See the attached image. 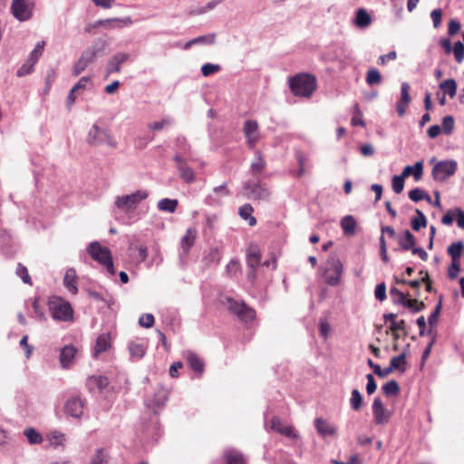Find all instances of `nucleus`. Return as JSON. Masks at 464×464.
<instances>
[{
    "label": "nucleus",
    "mask_w": 464,
    "mask_h": 464,
    "mask_svg": "<svg viewBox=\"0 0 464 464\" xmlns=\"http://www.w3.org/2000/svg\"><path fill=\"white\" fill-rule=\"evenodd\" d=\"M452 52L454 53L455 60L460 63L464 59V44L460 41L456 42L452 48Z\"/></svg>",
    "instance_id": "obj_53"
},
{
    "label": "nucleus",
    "mask_w": 464,
    "mask_h": 464,
    "mask_svg": "<svg viewBox=\"0 0 464 464\" xmlns=\"http://www.w3.org/2000/svg\"><path fill=\"white\" fill-rule=\"evenodd\" d=\"M440 89L442 90L444 94H448L450 98H453L457 92V83L454 79H447L440 82Z\"/></svg>",
    "instance_id": "obj_39"
},
{
    "label": "nucleus",
    "mask_w": 464,
    "mask_h": 464,
    "mask_svg": "<svg viewBox=\"0 0 464 464\" xmlns=\"http://www.w3.org/2000/svg\"><path fill=\"white\" fill-rule=\"evenodd\" d=\"M372 408L375 424L385 425L389 422L392 412L384 407L379 397L374 398Z\"/></svg>",
    "instance_id": "obj_14"
},
{
    "label": "nucleus",
    "mask_w": 464,
    "mask_h": 464,
    "mask_svg": "<svg viewBox=\"0 0 464 464\" xmlns=\"http://www.w3.org/2000/svg\"><path fill=\"white\" fill-rule=\"evenodd\" d=\"M220 69V66L218 64H213V63H205L201 67V72L204 76H209L213 73H216Z\"/></svg>",
    "instance_id": "obj_57"
},
{
    "label": "nucleus",
    "mask_w": 464,
    "mask_h": 464,
    "mask_svg": "<svg viewBox=\"0 0 464 464\" xmlns=\"http://www.w3.org/2000/svg\"><path fill=\"white\" fill-rule=\"evenodd\" d=\"M51 314L54 320L68 322L72 319V308L67 301L54 297L49 302Z\"/></svg>",
    "instance_id": "obj_6"
},
{
    "label": "nucleus",
    "mask_w": 464,
    "mask_h": 464,
    "mask_svg": "<svg viewBox=\"0 0 464 464\" xmlns=\"http://www.w3.org/2000/svg\"><path fill=\"white\" fill-rule=\"evenodd\" d=\"M92 382L99 389L100 392L105 389L109 384L108 378L105 376L93 377L92 378Z\"/></svg>",
    "instance_id": "obj_61"
},
{
    "label": "nucleus",
    "mask_w": 464,
    "mask_h": 464,
    "mask_svg": "<svg viewBox=\"0 0 464 464\" xmlns=\"http://www.w3.org/2000/svg\"><path fill=\"white\" fill-rule=\"evenodd\" d=\"M173 120L169 116L163 117L160 121L148 124V129L152 131H160L167 126H170Z\"/></svg>",
    "instance_id": "obj_44"
},
{
    "label": "nucleus",
    "mask_w": 464,
    "mask_h": 464,
    "mask_svg": "<svg viewBox=\"0 0 464 464\" xmlns=\"http://www.w3.org/2000/svg\"><path fill=\"white\" fill-rule=\"evenodd\" d=\"M149 196L147 190L138 189L128 195L117 196L114 201V216L117 220H121L123 224H130L129 218L121 217V214L129 215L132 213L139 204L146 199Z\"/></svg>",
    "instance_id": "obj_1"
},
{
    "label": "nucleus",
    "mask_w": 464,
    "mask_h": 464,
    "mask_svg": "<svg viewBox=\"0 0 464 464\" xmlns=\"http://www.w3.org/2000/svg\"><path fill=\"white\" fill-rule=\"evenodd\" d=\"M111 345V338L109 333L101 334L97 339L93 347V356L98 357L102 353L108 351Z\"/></svg>",
    "instance_id": "obj_18"
},
{
    "label": "nucleus",
    "mask_w": 464,
    "mask_h": 464,
    "mask_svg": "<svg viewBox=\"0 0 464 464\" xmlns=\"http://www.w3.org/2000/svg\"><path fill=\"white\" fill-rule=\"evenodd\" d=\"M225 464H245L243 454L236 450H227L224 453Z\"/></svg>",
    "instance_id": "obj_29"
},
{
    "label": "nucleus",
    "mask_w": 464,
    "mask_h": 464,
    "mask_svg": "<svg viewBox=\"0 0 464 464\" xmlns=\"http://www.w3.org/2000/svg\"><path fill=\"white\" fill-rule=\"evenodd\" d=\"M417 217L413 218L411 221V228L414 231H419L421 227H427V218L423 212L418 208L415 209Z\"/></svg>",
    "instance_id": "obj_38"
},
{
    "label": "nucleus",
    "mask_w": 464,
    "mask_h": 464,
    "mask_svg": "<svg viewBox=\"0 0 464 464\" xmlns=\"http://www.w3.org/2000/svg\"><path fill=\"white\" fill-rule=\"evenodd\" d=\"M169 400V391L165 388H159L151 400L148 401V406L152 407L154 412H157L158 410L161 409L166 401Z\"/></svg>",
    "instance_id": "obj_16"
},
{
    "label": "nucleus",
    "mask_w": 464,
    "mask_h": 464,
    "mask_svg": "<svg viewBox=\"0 0 464 464\" xmlns=\"http://www.w3.org/2000/svg\"><path fill=\"white\" fill-rule=\"evenodd\" d=\"M187 361L189 367L197 373L201 374L204 371V363L193 352H188Z\"/></svg>",
    "instance_id": "obj_33"
},
{
    "label": "nucleus",
    "mask_w": 464,
    "mask_h": 464,
    "mask_svg": "<svg viewBox=\"0 0 464 464\" xmlns=\"http://www.w3.org/2000/svg\"><path fill=\"white\" fill-rule=\"evenodd\" d=\"M261 262V255L257 246L251 245L246 251V264L249 268H256Z\"/></svg>",
    "instance_id": "obj_24"
},
{
    "label": "nucleus",
    "mask_w": 464,
    "mask_h": 464,
    "mask_svg": "<svg viewBox=\"0 0 464 464\" xmlns=\"http://www.w3.org/2000/svg\"><path fill=\"white\" fill-rule=\"evenodd\" d=\"M24 434L30 444H40L43 441L42 435L34 428L25 429Z\"/></svg>",
    "instance_id": "obj_46"
},
{
    "label": "nucleus",
    "mask_w": 464,
    "mask_h": 464,
    "mask_svg": "<svg viewBox=\"0 0 464 464\" xmlns=\"http://www.w3.org/2000/svg\"><path fill=\"white\" fill-rule=\"evenodd\" d=\"M362 401H363L362 395L361 394L359 390L353 389L351 392V398H350L351 408L353 411H358L362 408Z\"/></svg>",
    "instance_id": "obj_43"
},
{
    "label": "nucleus",
    "mask_w": 464,
    "mask_h": 464,
    "mask_svg": "<svg viewBox=\"0 0 464 464\" xmlns=\"http://www.w3.org/2000/svg\"><path fill=\"white\" fill-rule=\"evenodd\" d=\"M463 252L464 244L460 240L451 243L447 249L448 255L451 257V260L455 262H459Z\"/></svg>",
    "instance_id": "obj_28"
},
{
    "label": "nucleus",
    "mask_w": 464,
    "mask_h": 464,
    "mask_svg": "<svg viewBox=\"0 0 464 464\" xmlns=\"http://www.w3.org/2000/svg\"><path fill=\"white\" fill-rule=\"evenodd\" d=\"M98 24H100L101 27H103L106 30H111L115 28H121L122 26H128L132 24V20L130 17L124 18H107L98 20Z\"/></svg>",
    "instance_id": "obj_17"
},
{
    "label": "nucleus",
    "mask_w": 464,
    "mask_h": 464,
    "mask_svg": "<svg viewBox=\"0 0 464 464\" xmlns=\"http://www.w3.org/2000/svg\"><path fill=\"white\" fill-rule=\"evenodd\" d=\"M255 155H256V161H253L251 163L250 169H251V172L253 175H258L264 170V169L266 167V162L263 160L260 151H258V150L256 151Z\"/></svg>",
    "instance_id": "obj_41"
},
{
    "label": "nucleus",
    "mask_w": 464,
    "mask_h": 464,
    "mask_svg": "<svg viewBox=\"0 0 464 464\" xmlns=\"http://www.w3.org/2000/svg\"><path fill=\"white\" fill-rule=\"evenodd\" d=\"M382 389L387 397L395 396L400 392V386L395 380L387 382Z\"/></svg>",
    "instance_id": "obj_45"
},
{
    "label": "nucleus",
    "mask_w": 464,
    "mask_h": 464,
    "mask_svg": "<svg viewBox=\"0 0 464 464\" xmlns=\"http://www.w3.org/2000/svg\"><path fill=\"white\" fill-rule=\"evenodd\" d=\"M173 160L176 163V167L179 172V178L183 182L191 184L195 181V172L193 169L188 165V160L180 153H175Z\"/></svg>",
    "instance_id": "obj_11"
},
{
    "label": "nucleus",
    "mask_w": 464,
    "mask_h": 464,
    "mask_svg": "<svg viewBox=\"0 0 464 464\" xmlns=\"http://www.w3.org/2000/svg\"><path fill=\"white\" fill-rule=\"evenodd\" d=\"M314 427L317 432L323 437L332 436L336 432L334 426L320 418L315 419Z\"/></svg>",
    "instance_id": "obj_26"
},
{
    "label": "nucleus",
    "mask_w": 464,
    "mask_h": 464,
    "mask_svg": "<svg viewBox=\"0 0 464 464\" xmlns=\"http://www.w3.org/2000/svg\"><path fill=\"white\" fill-rule=\"evenodd\" d=\"M406 353L404 352L398 356L392 357L390 362V366L388 367L389 373L392 372L394 370L404 372L406 371Z\"/></svg>",
    "instance_id": "obj_30"
},
{
    "label": "nucleus",
    "mask_w": 464,
    "mask_h": 464,
    "mask_svg": "<svg viewBox=\"0 0 464 464\" xmlns=\"http://www.w3.org/2000/svg\"><path fill=\"white\" fill-rule=\"evenodd\" d=\"M85 401L79 395H72L65 401L63 411L67 416L80 420L84 411Z\"/></svg>",
    "instance_id": "obj_12"
},
{
    "label": "nucleus",
    "mask_w": 464,
    "mask_h": 464,
    "mask_svg": "<svg viewBox=\"0 0 464 464\" xmlns=\"http://www.w3.org/2000/svg\"><path fill=\"white\" fill-rule=\"evenodd\" d=\"M289 87L295 96L309 98L316 89V79L307 73H299L289 79Z\"/></svg>",
    "instance_id": "obj_2"
},
{
    "label": "nucleus",
    "mask_w": 464,
    "mask_h": 464,
    "mask_svg": "<svg viewBox=\"0 0 464 464\" xmlns=\"http://www.w3.org/2000/svg\"><path fill=\"white\" fill-rule=\"evenodd\" d=\"M404 179H405V178L401 174V175H395V176L392 177V187L393 191L396 194H400L403 190V188H404Z\"/></svg>",
    "instance_id": "obj_50"
},
{
    "label": "nucleus",
    "mask_w": 464,
    "mask_h": 464,
    "mask_svg": "<svg viewBox=\"0 0 464 464\" xmlns=\"http://www.w3.org/2000/svg\"><path fill=\"white\" fill-rule=\"evenodd\" d=\"M221 260V254L217 247L210 248L204 256L205 264L208 266H218Z\"/></svg>",
    "instance_id": "obj_37"
},
{
    "label": "nucleus",
    "mask_w": 464,
    "mask_h": 464,
    "mask_svg": "<svg viewBox=\"0 0 464 464\" xmlns=\"http://www.w3.org/2000/svg\"><path fill=\"white\" fill-rule=\"evenodd\" d=\"M34 7V0H13L11 13L15 19L24 22L32 18Z\"/></svg>",
    "instance_id": "obj_10"
},
{
    "label": "nucleus",
    "mask_w": 464,
    "mask_h": 464,
    "mask_svg": "<svg viewBox=\"0 0 464 464\" xmlns=\"http://www.w3.org/2000/svg\"><path fill=\"white\" fill-rule=\"evenodd\" d=\"M243 132L246 137L248 148H255L260 140V131L257 121L254 120L245 121L243 126Z\"/></svg>",
    "instance_id": "obj_13"
},
{
    "label": "nucleus",
    "mask_w": 464,
    "mask_h": 464,
    "mask_svg": "<svg viewBox=\"0 0 464 464\" xmlns=\"http://www.w3.org/2000/svg\"><path fill=\"white\" fill-rule=\"evenodd\" d=\"M129 351H130V356L137 360L141 359L144 356L145 352H146L143 344L134 343V342L130 343Z\"/></svg>",
    "instance_id": "obj_42"
},
{
    "label": "nucleus",
    "mask_w": 464,
    "mask_h": 464,
    "mask_svg": "<svg viewBox=\"0 0 464 464\" xmlns=\"http://www.w3.org/2000/svg\"><path fill=\"white\" fill-rule=\"evenodd\" d=\"M366 82L369 85L380 84L382 82V76L377 69L372 68L367 72Z\"/></svg>",
    "instance_id": "obj_49"
},
{
    "label": "nucleus",
    "mask_w": 464,
    "mask_h": 464,
    "mask_svg": "<svg viewBox=\"0 0 464 464\" xmlns=\"http://www.w3.org/2000/svg\"><path fill=\"white\" fill-rule=\"evenodd\" d=\"M367 364L372 369L373 372L381 378H384L390 374L388 367L382 369L381 366L374 363L372 359L367 360Z\"/></svg>",
    "instance_id": "obj_52"
},
{
    "label": "nucleus",
    "mask_w": 464,
    "mask_h": 464,
    "mask_svg": "<svg viewBox=\"0 0 464 464\" xmlns=\"http://www.w3.org/2000/svg\"><path fill=\"white\" fill-rule=\"evenodd\" d=\"M455 218H456V221H457V225L459 228H464V211L459 208H455Z\"/></svg>",
    "instance_id": "obj_64"
},
{
    "label": "nucleus",
    "mask_w": 464,
    "mask_h": 464,
    "mask_svg": "<svg viewBox=\"0 0 464 464\" xmlns=\"http://www.w3.org/2000/svg\"><path fill=\"white\" fill-rule=\"evenodd\" d=\"M178 200L177 199H171V198H162L158 202V208L160 211L168 212V213H174L176 211V208L178 207Z\"/></svg>",
    "instance_id": "obj_36"
},
{
    "label": "nucleus",
    "mask_w": 464,
    "mask_h": 464,
    "mask_svg": "<svg viewBox=\"0 0 464 464\" xmlns=\"http://www.w3.org/2000/svg\"><path fill=\"white\" fill-rule=\"evenodd\" d=\"M459 270H460L459 262L452 261L451 265L449 266V269H448V276H449V277L450 279L457 278Z\"/></svg>",
    "instance_id": "obj_63"
},
{
    "label": "nucleus",
    "mask_w": 464,
    "mask_h": 464,
    "mask_svg": "<svg viewBox=\"0 0 464 464\" xmlns=\"http://www.w3.org/2000/svg\"><path fill=\"white\" fill-rule=\"evenodd\" d=\"M243 189L246 198L252 200H267L270 197L268 188L258 179L246 181Z\"/></svg>",
    "instance_id": "obj_5"
},
{
    "label": "nucleus",
    "mask_w": 464,
    "mask_h": 464,
    "mask_svg": "<svg viewBox=\"0 0 464 464\" xmlns=\"http://www.w3.org/2000/svg\"><path fill=\"white\" fill-rule=\"evenodd\" d=\"M366 379H367L366 392L368 394L371 395L373 392H375V391L377 389V384L375 382V380H374V377L372 376V374L368 373L366 375Z\"/></svg>",
    "instance_id": "obj_62"
},
{
    "label": "nucleus",
    "mask_w": 464,
    "mask_h": 464,
    "mask_svg": "<svg viewBox=\"0 0 464 464\" xmlns=\"http://www.w3.org/2000/svg\"><path fill=\"white\" fill-rule=\"evenodd\" d=\"M16 275L21 277L24 284H31V277L28 275L27 268L21 264L16 267Z\"/></svg>",
    "instance_id": "obj_58"
},
{
    "label": "nucleus",
    "mask_w": 464,
    "mask_h": 464,
    "mask_svg": "<svg viewBox=\"0 0 464 464\" xmlns=\"http://www.w3.org/2000/svg\"><path fill=\"white\" fill-rule=\"evenodd\" d=\"M372 23L371 15L363 8H359L355 13L354 24L359 28H366Z\"/></svg>",
    "instance_id": "obj_31"
},
{
    "label": "nucleus",
    "mask_w": 464,
    "mask_h": 464,
    "mask_svg": "<svg viewBox=\"0 0 464 464\" xmlns=\"http://www.w3.org/2000/svg\"><path fill=\"white\" fill-rule=\"evenodd\" d=\"M109 44L105 38L99 37L94 39L87 49L98 58L106 54Z\"/></svg>",
    "instance_id": "obj_19"
},
{
    "label": "nucleus",
    "mask_w": 464,
    "mask_h": 464,
    "mask_svg": "<svg viewBox=\"0 0 464 464\" xmlns=\"http://www.w3.org/2000/svg\"><path fill=\"white\" fill-rule=\"evenodd\" d=\"M410 89L411 86L408 82H402L401 86V101H402L404 103H410L411 102V96H410Z\"/></svg>",
    "instance_id": "obj_59"
},
{
    "label": "nucleus",
    "mask_w": 464,
    "mask_h": 464,
    "mask_svg": "<svg viewBox=\"0 0 464 464\" xmlns=\"http://www.w3.org/2000/svg\"><path fill=\"white\" fill-rule=\"evenodd\" d=\"M86 250L94 261L106 269L110 276L115 275L111 252L107 246H102L98 241H92L88 245Z\"/></svg>",
    "instance_id": "obj_3"
},
{
    "label": "nucleus",
    "mask_w": 464,
    "mask_h": 464,
    "mask_svg": "<svg viewBox=\"0 0 464 464\" xmlns=\"http://www.w3.org/2000/svg\"><path fill=\"white\" fill-rule=\"evenodd\" d=\"M130 54L124 52H119L113 54L107 62L105 72L106 75L118 73L121 71V65L130 59Z\"/></svg>",
    "instance_id": "obj_15"
},
{
    "label": "nucleus",
    "mask_w": 464,
    "mask_h": 464,
    "mask_svg": "<svg viewBox=\"0 0 464 464\" xmlns=\"http://www.w3.org/2000/svg\"><path fill=\"white\" fill-rule=\"evenodd\" d=\"M109 461V456L102 448L96 450L92 456L90 464H106Z\"/></svg>",
    "instance_id": "obj_48"
},
{
    "label": "nucleus",
    "mask_w": 464,
    "mask_h": 464,
    "mask_svg": "<svg viewBox=\"0 0 464 464\" xmlns=\"http://www.w3.org/2000/svg\"><path fill=\"white\" fill-rule=\"evenodd\" d=\"M176 153H180L184 158L191 155V146L184 136H178L175 139Z\"/></svg>",
    "instance_id": "obj_27"
},
{
    "label": "nucleus",
    "mask_w": 464,
    "mask_h": 464,
    "mask_svg": "<svg viewBox=\"0 0 464 464\" xmlns=\"http://www.w3.org/2000/svg\"><path fill=\"white\" fill-rule=\"evenodd\" d=\"M226 304L229 311L245 323L252 322L256 317V311L244 302H237L231 297H227Z\"/></svg>",
    "instance_id": "obj_8"
},
{
    "label": "nucleus",
    "mask_w": 464,
    "mask_h": 464,
    "mask_svg": "<svg viewBox=\"0 0 464 464\" xmlns=\"http://www.w3.org/2000/svg\"><path fill=\"white\" fill-rule=\"evenodd\" d=\"M215 41H216L215 34H208L194 38L195 45L196 44H214Z\"/></svg>",
    "instance_id": "obj_54"
},
{
    "label": "nucleus",
    "mask_w": 464,
    "mask_h": 464,
    "mask_svg": "<svg viewBox=\"0 0 464 464\" xmlns=\"http://www.w3.org/2000/svg\"><path fill=\"white\" fill-rule=\"evenodd\" d=\"M196 230L194 228H188L186 234L181 238V248L185 253H188L191 246L194 245L196 238Z\"/></svg>",
    "instance_id": "obj_32"
},
{
    "label": "nucleus",
    "mask_w": 464,
    "mask_h": 464,
    "mask_svg": "<svg viewBox=\"0 0 464 464\" xmlns=\"http://www.w3.org/2000/svg\"><path fill=\"white\" fill-rule=\"evenodd\" d=\"M45 43L44 41L38 42L34 50L30 53L28 63H32V64H35L39 58L41 57Z\"/></svg>",
    "instance_id": "obj_47"
},
{
    "label": "nucleus",
    "mask_w": 464,
    "mask_h": 464,
    "mask_svg": "<svg viewBox=\"0 0 464 464\" xmlns=\"http://www.w3.org/2000/svg\"><path fill=\"white\" fill-rule=\"evenodd\" d=\"M457 168L458 164L454 160H440L433 166L431 176L436 181L443 182L455 174Z\"/></svg>",
    "instance_id": "obj_9"
},
{
    "label": "nucleus",
    "mask_w": 464,
    "mask_h": 464,
    "mask_svg": "<svg viewBox=\"0 0 464 464\" xmlns=\"http://www.w3.org/2000/svg\"><path fill=\"white\" fill-rule=\"evenodd\" d=\"M401 175L404 178H407V177L412 175L416 181L420 180L422 178V175H423V161L422 160L417 161L413 166L407 165L403 169Z\"/></svg>",
    "instance_id": "obj_23"
},
{
    "label": "nucleus",
    "mask_w": 464,
    "mask_h": 464,
    "mask_svg": "<svg viewBox=\"0 0 464 464\" xmlns=\"http://www.w3.org/2000/svg\"><path fill=\"white\" fill-rule=\"evenodd\" d=\"M154 316L152 314H143L140 319L139 324L140 326L145 328H150L154 324Z\"/></svg>",
    "instance_id": "obj_56"
},
{
    "label": "nucleus",
    "mask_w": 464,
    "mask_h": 464,
    "mask_svg": "<svg viewBox=\"0 0 464 464\" xmlns=\"http://www.w3.org/2000/svg\"><path fill=\"white\" fill-rule=\"evenodd\" d=\"M374 295L375 298L381 302L386 299V285L384 283H381L376 285Z\"/></svg>",
    "instance_id": "obj_60"
},
{
    "label": "nucleus",
    "mask_w": 464,
    "mask_h": 464,
    "mask_svg": "<svg viewBox=\"0 0 464 464\" xmlns=\"http://www.w3.org/2000/svg\"><path fill=\"white\" fill-rule=\"evenodd\" d=\"M87 142L92 146L106 145L111 149L117 147V141L110 131L99 127L97 124H93L91 127L87 135Z\"/></svg>",
    "instance_id": "obj_4"
},
{
    "label": "nucleus",
    "mask_w": 464,
    "mask_h": 464,
    "mask_svg": "<svg viewBox=\"0 0 464 464\" xmlns=\"http://www.w3.org/2000/svg\"><path fill=\"white\" fill-rule=\"evenodd\" d=\"M343 273V266L336 256H331L326 263L324 271L325 282L331 286H336L341 283Z\"/></svg>",
    "instance_id": "obj_7"
},
{
    "label": "nucleus",
    "mask_w": 464,
    "mask_h": 464,
    "mask_svg": "<svg viewBox=\"0 0 464 464\" xmlns=\"http://www.w3.org/2000/svg\"><path fill=\"white\" fill-rule=\"evenodd\" d=\"M403 307L409 309L411 313H418L425 308V304L422 301H418L415 298H406L401 304Z\"/></svg>",
    "instance_id": "obj_34"
},
{
    "label": "nucleus",
    "mask_w": 464,
    "mask_h": 464,
    "mask_svg": "<svg viewBox=\"0 0 464 464\" xmlns=\"http://www.w3.org/2000/svg\"><path fill=\"white\" fill-rule=\"evenodd\" d=\"M454 125L455 121L452 116L448 115L442 119V130L445 134H450L453 131Z\"/></svg>",
    "instance_id": "obj_51"
},
{
    "label": "nucleus",
    "mask_w": 464,
    "mask_h": 464,
    "mask_svg": "<svg viewBox=\"0 0 464 464\" xmlns=\"http://www.w3.org/2000/svg\"><path fill=\"white\" fill-rule=\"evenodd\" d=\"M254 212V208L250 204H245L241 206L238 209V214L242 219L248 221L249 226H255L256 224V219L252 216Z\"/></svg>",
    "instance_id": "obj_35"
},
{
    "label": "nucleus",
    "mask_w": 464,
    "mask_h": 464,
    "mask_svg": "<svg viewBox=\"0 0 464 464\" xmlns=\"http://www.w3.org/2000/svg\"><path fill=\"white\" fill-rule=\"evenodd\" d=\"M409 198L413 202H419L420 200L424 199L427 202L431 203L430 196L420 188H415L411 189L409 192Z\"/></svg>",
    "instance_id": "obj_40"
},
{
    "label": "nucleus",
    "mask_w": 464,
    "mask_h": 464,
    "mask_svg": "<svg viewBox=\"0 0 464 464\" xmlns=\"http://www.w3.org/2000/svg\"><path fill=\"white\" fill-rule=\"evenodd\" d=\"M76 353L77 350L72 345H65L61 350L60 362L63 368L70 367L72 364Z\"/></svg>",
    "instance_id": "obj_21"
},
{
    "label": "nucleus",
    "mask_w": 464,
    "mask_h": 464,
    "mask_svg": "<svg viewBox=\"0 0 464 464\" xmlns=\"http://www.w3.org/2000/svg\"><path fill=\"white\" fill-rule=\"evenodd\" d=\"M340 225L345 236L351 237L355 234L357 223L355 218L352 215L344 216L341 219Z\"/></svg>",
    "instance_id": "obj_25"
},
{
    "label": "nucleus",
    "mask_w": 464,
    "mask_h": 464,
    "mask_svg": "<svg viewBox=\"0 0 464 464\" xmlns=\"http://www.w3.org/2000/svg\"><path fill=\"white\" fill-rule=\"evenodd\" d=\"M390 294L392 298V302L395 304H401L407 296V295H405L396 287H392L390 290Z\"/></svg>",
    "instance_id": "obj_55"
},
{
    "label": "nucleus",
    "mask_w": 464,
    "mask_h": 464,
    "mask_svg": "<svg viewBox=\"0 0 464 464\" xmlns=\"http://www.w3.org/2000/svg\"><path fill=\"white\" fill-rule=\"evenodd\" d=\"M63 285L72 294L76 295L78 293L77 274L74 268L71 267L66 270Z\"/></svg>",
    "instance_id": "obj_20"
},
{
    "label": "nucleus",
    "mask_w": 464,
    "mask_h": 464,
    "mask_svg": "<svg viewBox=\"0 0 464 464\" xmlns=\"http://www.w3.org/2000/svg\"><path fill=\"white\" fill-rule=\"evenodd\" d=\"M398 244L401 250L409 251L416 245V238L410 230H405L397 237Z\"/></svg>",
    "instance_id": "obj_22"
}]
</instances>
